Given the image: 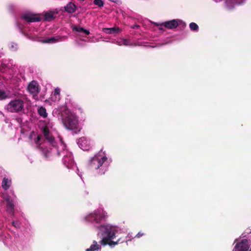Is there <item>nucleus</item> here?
Segmentation results:
<instances>
[{
    "instance_id": "nucleus-1",
    "label": "nucleus",
    "mask_w": 251,
    "mask_h": 251,
    "mask_svg": "<svg viewBox=\"0 0 251 251\" xmlns=\"http://www.w3.org/2000/svg\"><path fill=\"white\" fill-rule=\"evenodd\" d=\"M40 125L46 141L43 142L42 135H36L34 132L31 134L30 137L31 139L34 138V143L42 150L45 157H49L50 153H56L58 155L63 156L62 162L67 168L70 169L75 167L72 154L66 149V146L62 140L59 139L58 143L54 141L51 133L52 124L50 122L47 123L45 121V123H41Z\"/></svg>"
},
{
    "instance_id": "nucleus-2",
    "label": "nucleus",
    "mask_w": 251,
    "mask_h": 251,
    "mask_svg": "<svg viewBox=\"0 0 251 251\" xmlns=\"http://www.w3.org/2000/svg\"><path fill=\"white\" fill-rule=\"evenodd\" d=\"M62 122L66 128L69 130L81 129V122L85 120V115L83 109L77 105L73 109L66 108L61 113Z\"/></svg>"
},
{
    "instance_id": "nucleus-3",
    "label": "nucleus",
    "mask_w": 251,
    "mask_h": 251,
    "mask_svg": "<svg viewBox=\"0 0 251 251\" xmlns=\"http://www.w3.org/2000/svg\"><path fill=\"white\" fill-rule=\"evenodd\" d=\"M97 230V236L101 239L100 241V245L104 246L109 245L111 248L115 247L121 242L120 238L116 241H114L117 235L126 232L125 229L109 224L100 225Z\"/></svg>"
},
{
    "instance_id": "nucleus-4",
    "label": "nucleus",
    "mask_w": 251,
    "mask_h": 251,
    "mask_svg": "<svg viewBox=\"0 0 251 251\" xmlns=\"http://www.w3.org/2000/svg\"><path fill=\"white\" fill-rule=\"evenodd\" d=\"M110 162L103 152H100L90 160V167L92 170H98V173L103 174L106 171Z\"/></svg>"
},
{
    "instance_id": "nucleus-5",
    "label": "nucleus",
    "mask_w": 251,
    "mask_h": 251,
    "mask_svg": "<svg viewBox=\"0 0 251 251\" xmlns=\"http://www.w3.org/2000/svg\"><path fill=\"white\" fill-rule=\"evenodd\" d=\"M107 217V213L105 211L102 209H97L86 215L84 220L86 222L92 223L97 229L102 225L101 224V222L105 220Z\"/></svg>"
},
{
    "instance_id": "nucleus-6",
    "label": "nucleus",
    "mask_w": 251,
    "mask_h": 251,
    "mask_svg": "<svg viewBox=\"0 0 251 251\" xmlns=\"http://www.w3.org/2000/svg\"><path fill=\"white\" fill-rule=\"evenodd\" d=\"M24 107V102L21 100H11L6 106L8 111L11 112H17L22 110Z\"/></svg>"
},
{
    "instance_id": "nucleus-7",
    "label": "nucleus",
    "mask_w": 251,
    "mask_h": 251,
    "mask_svg": "<svg viewBox=\"0 0 251 251\" xmlns=\"http://www.w3.org/2000/svg\"><path fill=\"white\" fill-rule=\"evenodd\" d=\"M236 242L234 249L235 251H248L251 245V242L246 239H236Z\"/></svg>"
},
{
    "instance_id": "nucleus-8",
    "label": "nucleus",
    "mask_w": 251,
    "mask_h": 251,
    "mask_svg": "<svg viewBox=\"0 0 251 251\" xmlns=\"http://www.w3.org/2000/svg\"><path fill=\"white\" fill-rule=\"evenodd\" d=\"M77 143L80 149L83 151H89L93 145V141L86 137H82L79 138Z\"/></svg>"
},
{
    "instance_id": "nucleus-9",
    "label": "nucleus",
    "mask_w": 251,
    "mask_h": 251,
    "mask_svg": "<svg viewBox=\"0 0 251 251\" xmlns=\"http://www.w3.org/2000/svg\"><path fill=\"white\" fill-rule=\"evenodd\" d=\"M3 200L6 202V211L11 215H13L14 212V199L6 194L2 196Z\"/></svg>"
},
{
    "instance_id": "nucleus-10",
    "label": "nucleus",
    "mask_w": 251,
    "mask_h": 251,
    "mask_svg": "<svg viewBox=\"0 0 251 251\" xmlns=\"http://www.w3.org/2000/svg\"><path fill=\"white\" fill-rule=\"evenodd\" d=\"M22 18L24 20L28 22H39L41 19L39 16L31 13H26L23 14Z\"/></svg>"
},
{
    "instance_id": "nucleus-11",
    "label": "nucleus",
    "mask_w": 251,
    "mask_h": 251,
    "mask_svg": "<svg viewBox=\"0 0 251 251\" xmlns=\"http://www.w3.org/2000/svg\"><path fill=\"white\" fill-rule=\"evenodd\" d=\"M58 9H53L44 13V18L45 21H50L53 20L58 14Z\"/></svg>"
},
{
    "instance_id": "nucleus-12",
    "label": "nucleus",
    "mask_w": 251,
    "mask_h": 251,
    "mask_svg": "<svg viewBox=\"0 0 251 251\" xmlns=\"http://www.w3.org/2000/svg\"><path fill=\"white\" fill-rule=\"evenodd\" d=\"M67 37L66 36H62L57 35L50 38H47L45 39H41L40 41L43 43L53 44L58 42L62 41L63 38L66 39Z\"/></svg>"
},
{
    "instance_id": "nucleus-13",
    "label": "nucleus",
    "mask_w": 251,
    "mask_h": 251,
    "mask_svg": "<svg viewBox=\"0 0 251 251\" xmlns=\"http://www.w3.org/2000/svg\"><path fill=\"white\" fill-rule=\"evenodd\" d=\"M180 22L181 21L180 20L174 19L170 21L165 22L163 23L162 25L168 29H173L176 28Z\"/></svg>"
},
{
    "instance_id": "nucleus-14",
    "label": "nucleus",
    "mask_w": 251,
    "mask_h": 251,
    "mask_svg": "<svg viewBox=\"0 0 251 251\" xmlns=\"http://www.w3.org/2000/svg\"><path fill=\"white\" fill-rule=\"evenodd\" d=\"M60 100V89L57 87L51 94L50 100L53 103L58 102Z\"/></svg>"
},
{
    "instance_id": "nucleus-15",
    "label": "nucleus",
    "mask_w": 251,
    "mask_h": 251,
    "mask_svg": "<svg viewBox=\"0 0 251 251\" xmlns=\"http://www.w3.org/2000/svg\"><path fill=\"white\" fill-rule=\"evenodd\" d=\"M245 0H226V6L228 9H232L236 4H241Z\"/></svg>"
},
{
    "instance_id": "nucleus-16",
    "label": "nucleus",
    "mask_w": 251,
    "mask_h": 251,
    "mask_svg": "<svg viewBox=\"0 0 251 251\" xmlns=\"http://www.w3.org/2000/svg\"><path fill=\"white\" fill-rule=\"evenodd\" d=\"M28 91L32 94H36L39 91L38 84L35 81H31L28 86Z\"/></svg>"
},
{
    "instance_id": "nucleus-17",
    "label": "nucleus",
    "mask_w": 251,
    "mask_h": 251,
    "mask_svg": "<svg viewBox=\"0 0 251 251\" xmlns=\"http://www.w3.org/2000/svg\"><path fill=\"white\" fill-rule=\"evenodd\" d=\"M116 44L119 46H135L133 44L130 40L124 38H120L116 41Z\"/></svg>"
},
{
    "instance_id": "nucleus-18",
    "label": "nucleus",
    "mask_w": 251,
    "mask_h": 251,
    "mask_svg": "<svg viewBox=\"0 0 251 251\" xmlns=\"http://www.w3.org/2000/svg\"><path fill=\"white\" fill-rule=\"evenodd\" d=\"M101 250V246L96 241H93L92 244L86 251H100Z\"/></svg>"
},
{
    "instance_id": "nucleus-19",
    "label": "nucleus",
    "mask_w": 251,
    "mask_h": 251,
    "mask_svg": "<svg viewBox=\"0 0 251 251\" xmlns=\"http://www.w3.org/2000/svg\"><path fill=\"white\" fill-rule=\"evenodd\" d=\"M65 10L69 13H73L75 11L76 6L72 2H69L65 7Z\"/></svg>"
},
{
    "instance_id": "nucleus-20",
    "label": "nucleus",
    "mask_w": 251,
    "mask_h": 251,
    "mask_svg": "<svg viewBox=\"0 0 251 251\" xmlns=\"http://www.w3.org/2000/svg\"><path fill=\"white\" fill-rule=\"evenodd\" d=\"M27 35L29 38L33 39H38V32L37 29H34L33 30H29L27 33Z\"/></svg>"
},
{
    "instance_id": "nucleus-21",
    "label": "nucleus",
    "mask_w": 251,
    "mask_h": 251,
    "mask_svg": "<svg viewBox=\"0 0 251 251\" xmlns=\"http://www.w3.org/2000/svg\"><path fill=\"white\" fill-rule=\"evenodd\" d=\"M102 31L106 34H113L120 31L119 27L103 28Z\"/></svg>"
},
{
    "instance_id": "nucleus-22",
    "label": "nucleus",
    "mask_w": 251,
    "mask_h": 251,
    "mask_svg": "<svg viewBox=\"0 0 251 251\" xmlns=\"http://www.w3.org/2000/svg\"><path fill=\"white\" fill-rule=\"evenodd\" d=\"M73 30L78 32H83L86 35H89L90 32L89 30L83 28L79 26L75 25L73 27Z\"/></svg>"
},
{
    "instance_id": "nucleus-23",
    "label": "nucleus",
    "mask_w": 251,
    "mask_h": 251,
    "mask_svg": "<svg viewBox=\"0 0 251 251\" xmlns=\"http://www.w3.org/2000/svg\"><path fill=\"white\" fill-rule=\"evenodd\" d=\"M38 113L39 115L42 117L45 118H46L48 116V113L47 112L46 109L43 106H40L37 109Z\"/></svg>"
},
{
    "instance_id": "nucleus-24",
    "label": "nucleus",
    "mask_w": 251,
    "mask_h": 251,
    "mask_svg": "<svg viewBox=\"0 0 251 251\" xmlns=\"http://www.w3.org/2000/svg\"><path fill=\"white\" fill-rule=\"evenodd\" d=\"M11 181L10 179L4 177L2 182L1 185L2 188L5 190L8 189L11 185Z\"/></svg>"
},
{
    "instance_id": "nucleus-25",
    "label": "nucleus",
    "mask_w": 251,
    "mask_h": 251,
    "mask_svg": "<svg viewBox=\"0 0 251 251\" xmlns=\"http://www.w3.org/2000/svg\"><path fill=\"white\" fill-rule=\"evenodd\" d=\"M8 97V94L2 90H0V100H3Z\"/></svg>"
},
{
    "instance_id": "nucleus-26",
    "label": "nucleus",
    "mask_w": 251,
    "mask_h": 251,
    "mask_svg": "<svg viewBox=\"0 0 251 251\" xmlns=\"http://www.w3.org/2000/svg\"><path fill=\"white\" fill-rule=\"evenodd\" d=\"M189 27L191 30L198 31L199 29L198 25L195 23H191L189 24Z\"/></svg>"
},
{
    "instance_id": "nucleus-27",
    "label": "nucleus",
    "mask_w": 251,
    "mask_h": 251,
    "mask_svg": "<svg viewBox=\"0 0 251 251\" xmlns=\"http://www.w3.org/2000/svg\"><path fill=\"white\" fill-rule=\"evenodd\" d=\"M9 48L11 51H16L17 50V45L13 42L10 43Z\"/></svg>"
},
{
    "instance_id": "nucleus-28",
    "label": "nucleus",
    "mask_w": 251,
    "mask_h": 251,
    "mask_svg": "<svg viewBox=\"0 0 251 251\" xmlns=\"http://www.w3.org/2000/svg\"><path fill=\"white\" fill-rule=\"evenodd\" d=\"M94 3L100 7H102L103 6V2L101 0H94Z\"/></svg>"
},
{
    "instance_id": "nucleus-29",
    "label": "nucleus",
    "mask_w": 251,
    "mask_h": 251,
    "mask_svg": "<svg viewBox=\"0 0 251 251\" xmlns=\"http://www.w3.org/2000/svg\"><path fill=\"white\" fill-rule=\"evenodd\" d=\"M12 226L17 228H19L20 227V224L19 222L17 221H13L12 223Z\"/></svg>"
},
{
    "instance_id": "nucleus-30",
    "label": "nucleus",
    "mask_w": 251,
    "mask_h": 251,
    "mask_svg": "<svg viewBox=\"0 0 251 251\" xmlns=\"http://www.w3.org/2000/svg\"><path fill=\"white\" fill-rule=\"evenodd\" d=\"M144 233H142L141 232H139L136 235V236L134 237L135 238H140L141 237V236H142L143 235H144Z\"/></svg>"
},
{
    "instance_id": "nucleus-31",
    "label": "nucleus",
    "mask_w": 251,
    "mask_h": 251,
    "mask_svg": "<svg viewBox=\"0 0 251 251\" xmlns=\"http://www.w3.org/2000/svg\"><path fill=\"white\" fill-rule=\"evenodd\" d=\"M100 40L99 39H96L95 40H93L92 38H91L89 41L90 42H98Z\"/></svg>"
},
{
    "instance_id": "nucleus-32",
    "label": "nucleus",
    "mask_w": 251,
    "mask_h": 251,
    "mask_svg": "<svg viewBox=\"0 0 251 251\" xmlns=\"http://www.w3.org/2000/svg\"><path fill=\"white\" fill-rule=\"evenodd\" d=\"M76 170H77V171H78V169H77ZM77 173L78 175L79 176L81 177V176H82V175H81V174H79V173H78V172H77Z\"/></svg>"
},
{
    "instance_id": "nucleus-33",
    "label": "nucleus",
    "mask_w": 251,
    "mask_h": 251,
    "mask_svg": "<svg viewBox=\"0 0 251 251\" xmlns=\"http://www.w3.org/2000/svg\"><path fill=\"white\" fill-rule=\"evenodd\" d=\"M127 237H128V238H130L131 237V236L129 234H128L127 236Z\"/></svg>"
},
{
    "instance_id": "nucleus-34",
    "label": "nucleus",
    "mask_w": 251,
    "mask_h": 251,
    "mask_svg": "<svg viewBox=\"0 0 251 251\" xmlns=\"http://www.w3.org/2000/svg\"><path fill=\"white\" fill-rule=\"evenodd\" d=\"M139 27V26H138V25H135V26H133V27Z\"/></svg>"
},
{
    "instance_id": "nucleus-35",
    "label": "nucleus",
    "mask_w": 251,
    "mask_h": 251,
    "mask_svg": "<svg viewBox=\"0 0 251 251\" xmlns=\"http://www.w3.org/2000/svg\"><path fill=\"white\" fill-rule=\"evenodd\" d=\"M139 27V26H138V25H135V26H133V27Z\"/></svg>"
},
{
    "instance_id": "nucleus-36",
    "label": "nucleus",
    "mask_w": 251,
    "mask_h": 251,
    "mask_svg": "<svg viewBox=\"0 0 251 251\" xmlns=\"http://www.w3.org/2000/svg\"><path fill=\"white\" fill-rule=\"evenodd\" d=\"M162 29V28L161 27H159V29Z\"/></svg>"
},
{
    "instance_id": "nucleus-37",
    "label": "nucleus",
    "mask_w": 251,
    "mask_h": 251,
    "mask_svg": "<svg viewBox=\"0 0 251 251\" xmlns=\"http://www.w3.org/2000/svg\"><path fill=\"white\" fill-rule=\"evenodd\" d=\"M81 1H84V0H80Z\"/></svg>"
},
{
    "instance_id": "nucleus-38",
    "label": "nucleus",
    "mask_w": 251,
    "mask_h": 251,
    "mask_svg": "<svg viewBox=\"0 0 251 251\" xmlns=\"http://www.w3.org/2000/svg\"><path fill=\"white\" fill-rule=\"evenodd\" d=\"M233 251H234V249H233Z\"/></svg>"
},
{
    "instance_id": "nucleus-39",
    "label": "nucleus",
    "mask_w": 251,
    "mask_h": 251,
    "mask_svg": "<svg viewBox=\"0 0 251 251\" xmlns=\"http://www.w3.org/2000/svg\"><path fill=\"white\" fill-rule=\"evenodd\" d=\"M250 251H251V249H250Z\"/></svg>"
}]
</instances>
